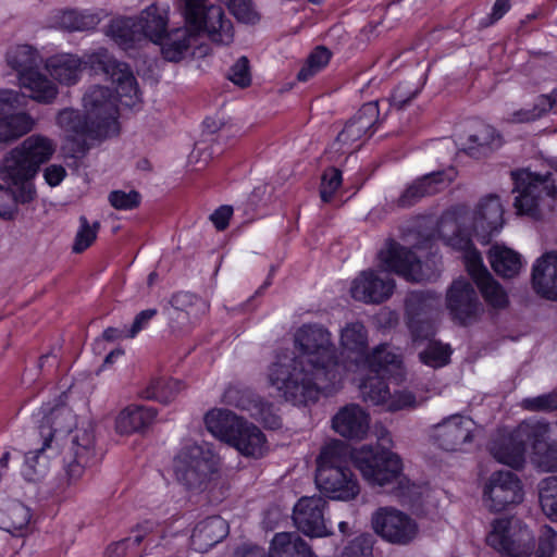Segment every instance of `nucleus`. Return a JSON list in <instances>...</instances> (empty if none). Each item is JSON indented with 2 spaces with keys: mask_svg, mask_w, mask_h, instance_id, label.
<instances>
[{
  "mask_svg": "<svg viewBox=\"0 0 557 557\" xmlns=\"http://www.w3.org/2000/svg\"><path fill=\"white\" fill-rule=\"evenodd\" d=\"M342 355L335 357L331 333L319 325H302L295 334V351L277 352L268 366L265 379L285 401L295 406L315 403L321 395L336 393L350 372L373 371L386 364H397L399 352L381 344L368 352V331L361 322L347 323L339 335Z\"/></svg>",
  "mask_w": 557,
  "mask_h": 557,
  "instance_id": "nucleus-1",
  "label": "nucleus"
},
{
  "mask_svg": "<svg viewBox=\"0 0 557 557\" xmlns=\"http://www.w3.org/2000/svg\"><path fill=\"white\" fill-rule=\"evenodd\" d=\"M83 65L106 74L115 85L117 98L108 88L95 86L84 95V113L74 109L59 113L58 124L67 139L77 145L75 152L78 153H84L96 140L119 134L117 101L126 108H134L140 102L137 82L128 65L113 59L104 48L86 53L84 60L75 54L59 53L46 62L49 74L64 85L78 82Z\"/></svg>",
  "mask_w": 557,
  "mask_h": 557,
  "instance_id": "nucleus-2",
  "label": "nucleus"
},
{
  "mask_svg": "<svg viewBox=\"0 0 557 557\" xmlns=\"http://www.w3.org/2000/svg\"><path fill=\"white\" fill-rule=\"evenodd\" d=\"M468 223L478 239L487 244L504 226V207L499 197L488 195L482 198L472 212L463 208L446 211L438 222V234L447 246L462 252L466 269L486 304L493 308H505L508 296L484 267L480 252L473 248Z\"/></svg>",
  "mask_w": 557,
  "mask_h": 557,
  "instance_id": "nucleus-3",
  "label": "nucleus"
},
{
  "mask_svg": "<svg viewBox=\"0 0 557 557\" xmlns=\"http://www.w3.org/2000/svg\"><path fill=\"white\" fill-rule=\"evenodd\" d=\"M382 270H367L359 273L350 284V296L364 304H382L394 293L395 282L387 272L403 276L407 281H429L433 276L424 269L416 255L397 243L389 240L379 252Z\"/></svg>",
  "mask_w": 557,
  "mask_h": 557,
  "instance_id": "nucleus-4",
  "label": "nucleus"
},
{
  "mask_svg": "<svg viewBox=\"0 0 557 557\" xmlns=\"http://www.w3.org/2000/svg\"><path fill=\"white\" fill-rule=\"evenodd\" d=\"M44 421L40 426L45 438L44 448L51 446L54 440L67 434V444L63 461L66 479L70 484L76 483L85 473V469L95 461V436L91 425H76V417L65 406L52 409L42 408Z\"/></svg>",
  "mask_w": 557,
  "mask_h": 557,
  "instance_id": "nucleus-5",
  "label": "nucleus"
},
{
  "mask_svg": "<svg viewBox=\"0 0 557 557\" xmlns=\"http://www.w3.org/2000/svg\"><path fill=\"white\" fill-rule=\"evenodd\" d=\"M55 143L47 136L35 134L27 137L14 148L0 166V177L14 186L23 184L20 195L22 201H30L35 197L32 178L39 166L50 160L55 151Z\"/></svg>",
  "mask_w": 557,
  "mask_h": 557,
  "instance_id": "nucleus-6",
  "label": "nucleus"
},
{
  "mask_svg": "<svg viewBox=\"0 0 557 557\" xmlns=\"http://www.w3.org/2000/svg\"><path fill=\"white\" fill-rule=\"evenodd\" d=\"M346 446L341 441L325 445L319 457L315 484L326 497L335 500H351L360 493L358 480L346 460Z\"/></svg>",
  "mask_w": 557,
  "mask_h": 557,
  "instance_id": "nucleus-7",
  "label": "nucleus"
},
{
  "mask_svg": "<svg viewBox=\"0 0 557 557\" xmlns=\"http://www.w3.org/2000/svg\"><path fill=\"white\" fill-rule=\"evenodd\" d=\"M219 468L220 458L212 446L191 440L182 443L172 465L177 482L190 491L206 488Z\"/></svg>",
  "mask_w": 557,
  "mask_h": 557,
  "instance_id": "nucleus-8",
  "label": "nucleus"
},
{
  "mask_svg": "<svg viewBox=\"0 0 557 557\" xmlns=\"http://www.w3.org/2000/svg\"><path fill=\"white\" fill-rule=\"evenodd\" d=\"M381 363L382 368L377 371L366 369L363 372H350L346 379L358 383L363 401L372 406H382L387 411L418 407L421 401H418L414 395L407 391L391 394L384 381L385 373L400 369L401 356L399 355V362L397 364H386V358H382Z\"/></svg>",
  "mask_w": 557,
  "mask_h": 557,
  "instance_id": "nucleus-9",
  "label": "nucleus"
},
{
  "mask_svg": "<svg viewBox=\"0 0 557 557\" xmlns=\"http://www.w3.org/2000/svg\"><path fill=\"white\" fill-rule=\"evenodd\" d=\"M379 442L376 446L363 445L352 449L350 458L367 482L383 486L400 475L403 463L398 455L383 447L391 443L387 431L382 432Z\"/></svg>",
  "mask_w": 557,
  "mask_h": 557,
  "instance_id": "nucleus-10",
  "label": "nucleus"
},
{
  "mask_svg": "<svg viewBox=\"0 0 557 557\" xmlns=\"http://www.w3.org/2000/svg\"><path fill=\"white\" fill-rule=\"evenodd\" d=\"M517 193L515 207L519 214L540 219L554 207L557 188L550 175H539L527 169L511 173Z\"/></svg>",
  "mask_w": 557,
  "mask_h": 557,
  "instance_id": "nucleus-11",
  "label": "nucleus"
},
{
  "mask_svg": "<svg viewBox=\"0 0 557 557\" xmlns=\"http://www.w3.org/2000/svg\"><path fill=\"white\" fill-rule=\"evenodd\" d=\"M549 425L539 420H528L512 431H499L490 444V453L499 463L520 469L525 461L527 445L533 448V438L548 434Z\"/></svg>",
  "mask_w": 557,
  "mask_h": 557,
  "instance_id": "nucleus-12",
  "label": "nucleus"
},
{
  "mask_svg": "<svg viewBox=\"0 0 557 557\" xmlns=\"http://www.w3.org/2000/svg\"><path fill=\"white\" fill-rule=\"evenodd\" d=\"M7 63L18 74L21 87L29 90V97L38 102H51L57 87L38 72L40 57L33 47L17 45L7 52Z\"/></svg>",
  "mask_w": 557,
  "mask_h": 557,
  "instance_id": "nucleus-13",
  "label": "nucleus"
},
{
  "mask_svg": "<svg viewBox=\"0 0 557 557\" xmlns=\"http://www.w3.org/2000/svg\"><path fill=\"white\" fill-rule=\"evenodd\" d=\"M485 542L500 555L531 557L534 550L535 537L532 530L521 520L513 517H504L491 522Z\"/></svg>",
  "mask_w": 557,
  "mask_h": 557,
  "instance_id": "nucleus-14",
  "label": "nucleus"
},
{
  "mask_svg": "<svg viewBox=\"0 0 557 557\" xmlns=\"http://www.w3.org/2000/svg\"><path fill=\"white\" fill-rule=\"evenodd\" d=\"M524 490L519 476L508 470L492 472L482 484V503L491 512H502L523 502Z\"/></svg>",
  "mask_w": 557,
  "mask_h": 557,
  "instance_id": "nucleus-15",
  "label": "nucleus"
},
{
  "mask_svg": "<svg viewBox=\"0 0 557 557\" xmlns=\"http://www.w3.org/2000/svg\"><path fill=\"white\" fill-rule=\"evenodd\" d=\"M371 525L375 534L384 541L396 545L411 543L419 533L416 520L394 507H380L376 509L372 513Z\"/></svg>",
  "mask_w": 557,
  "mask_h": 557,
  "instance_id": "nucleus-16",
  "label": "nucleus"
},
{
  "mask_svg": "<svg viewBox=\"0 0 557 557\" xmlns=\"http://www.w3.org/2000/svg\"><path fill=\"white\" fill-rule=\"evenodd\" d=\"M23 97L16 90L0 89V144L12 143L32 132L35 119L26 111H17Z\"/></svg>",
  "mask_w": 557,
  "mask_h": 557,
  "instance_id": "nucleus-17",
  "label": "nucleus"
},
{
  "mask_svg": "<svg viewBox=\"0 0 557 557\" xmlns=\"http://www.w3.org/2000/svg\"><path fill=\"white\" fill-rule=\"evenodd\" d=\"M380 110L377 101L364 103L358 112L346 123L332 145V149L339 153H350L359 148L363 140L374 133L379 121Z\"/></svg>",
  "mask_w": 557,
  "mask_h": 557,
  "instance_id": "nucleus-18",
  "label": "nucleus"
},
{
  "mask_svg": "<svg viewBox=\"0 0 557 557\" xmlns=\"http://www.w3.org/2000/svg\"><path fill=\"white\" fill-rule=\"evenodd\" d=\"M476 430L478 425L470 417L451 414L435 425L434 438L444 450L467 451Z\"/></svg>",
  "mask_w": 557,
  "mask_h": 557,
  "instance_id": "nucleus-19",
  "label": "nucleus"
},
{
  "mask_svg": "<svg viewBox=\"0 0 557 557\" xmlns=\"http://www.w3.org/2000/svg\"><path fill=\"white\" fill-rule=\"evenodd\" d=\"M326 500L321 496L301 497L293 510L296 528L310 537H324L332 534V525L324 518Z\"/></svg>",
  "mask_w": 557,
  "mask_h": 557,
  "instance_id": "nucleus-20",
  "label": "nucleus"
},
{
  "mask_svg": "<svg viewBox=\"0 0 557 557\" xmlns=\"http://www.w3.org/2000/svg\"><path fill=\"white\" fill-rule=\"evenodd\" d=\"M198 24L195 29L203 37V34L215 44L230 45L234 39L232 21L225 15L220 5H206V0L194 1ZM186 5V0H183Z\"/></svg>",
  "mask_w": 557,
  "mask_h": 557,
  "instance_id": "nucleus-21",
  "label": "nucleus"
},
{
  "mask_svg": "<svg viewBox=\"0 0 557 557\" xmlns=\"http://www.w3.org/2000/svg\"><path fill=\"white\" fill-rule=\"evenodd\" d=\"M233 557H317V555L297 533L281 532L272 539L268 555L257 545L245 544L235 550Z\"/></svg>",
  "mask_w": 557,
  "mask_h": 557,
  "instance_id": "nucleus-22",
  "label": "nucleus"
},
{
  "mask_svg": "<svg viewBox=\"0 0 557 557\" xmlns=\"http://www.w3.org/2000/svg\"><path fill=\"white\" fill-rule=\"evenodd\" d=\"M409 329L412 334L413 343L417 346L425 345L419 352L420 361L423 364L436 369L449 362L453 350L449 345L433 338L435 329L432 323L411 319Z\"/></svg>",
  "mask_w": 557,
  "mask_h": 557,
  "instance_id": "nucleus-23",
  "label": "nucleus"
},
{
  "mask_svg": "<svg viewBox=\"0 0 557 557\" xmlns=\"http://www.w3.org/2000/svg\"><path fill=\"white\" fill-rule=\"evenodd\" d=\"M446 306L451 317L461 324L472 322L481 310L473 286L463 277L455 280L448 288Z\"/></svg>",
  "mask_w": 557,
  "mask_h": 557,
  "instance_id": "nucleus-24",
  "label": "nucleus"
},
{
  "mask_svg": "<svg viewBox=\"0 0 557 557\" xmlns=\"http://www.w3.org/2000/svg\"><path fill=\"white\" fill-rule=\"evenodd\" d=\"M457 177L455 168L433 172L414 181L399 197L401 207H410L425 196H431L447 188Z\"/></svg>",
  "mask_w": 557,
  "mask_h": 557,
  "instance_id": "nucleus-25",
  "label": "nucleus"
},
{
  "mask_svg": "<svg viewBox=\"0 0 557 557\" xmlns=\"http://www.w3.org/2000/svg\"><path fill=\"white\" fill-rule=\"evenodd\" d=\"M332 428L345 438L361 441L369 432L370 416L359 405H346L332 418Z\"/></svg>",
  "mask_w": 557,
  "mask_h": 557,
  "instance_id": "nucleus-26",
  "label": "nucleus"
},
{
  "mask_svg": "<svg viewBox=\"0 0 557 557\" xmlns=\"http://www.w3.org/2000/svg\"><path fill=\"white\" fill-rule=\"evenodd\" d=\"M141 42L158 45L169 30L170 7L152 3L135 17Z\"/></svg>",
  "mask_w": 557,
  "mask_h": 557,
  "instance_id": "nucleus-27",
  "label": "nucleus"
},
{
  "mask_svg": "<svg viewBox=\"0 0 557 557\" xmlns=\"http://www.w3.org/2000/svg\"><path fill=\"white\" fill-rule=\"evenodd\" d=\"M532 286L546 299L557 300V251H548L535 260L532 267Z\"/></svg>",
  "mask_w": 557,
  "mask_h": 557,
  "instance_id": "nucleus-28",
  "label": "nucleus"
},
{
  "mask_svg": "<svg viewBox=\"0 0 557 557\" xmlns=\"http://www.w3.org/2000/svg\"><path fill=\"white\" fill-rule=\"evenodd\" d=\"M224 400L230 405L248 411L252 418L270 429H276L281 425L278 417L272 413L271 406L249 392L242 393L234 387H230L224 394Z\"/></svg>",
  "mask_w": 557,
  "mask_h": 557,
  "instance_id": "nucleus-29",
  "label": "nucleus"
},
{
  "mask_svg": "<svg viewBox=\"0 0 557 557\" xmlns=\"http://www.w3.org/2000/svg\"><path fill=\"white\" fill-rule=\"evenodd\" d=\"M227 445L246 457L262 458L269 450L263 432L247 421L242 420Z\"/></svg>",
  "mask_w": 557,
  "mask_h": 557,
  "instance_id": "nucleus-30",
  "label": "nucleus"
},
{
  "mask_svg": "<svg viewBox=\"0 0 557 557\" xmlns=\"http://www.w3.org/2000/svg\"><path fill=\"white\" fill-rule=\"evenodd\" d=\"M228 533L226 521L212 516L199 521L190 535V543L195 550L205 553L221 542Z\"/></svg>",
  "mask_w": 557,
  "mask_h": 557,
  "instance_id": "nucleus-31",
  "label": "nucleus"
},
{
  "mask_svg": "<svg viewBox=\"0 0 557 557\" xmlns=\"http://www.w3.org/2000/svg\"><path fill=\"white\" fill-rule=\"evenodd\" d=\"M157 411L151 407L129 405L115 419V430L120 434H132L148 428L156 419Z\"/></svg>",
  "mask_w": 557,
  "mask_h": 557,
  "instance_id": "nucleus-32",
  "label": "nucleus"
},
{
  "mask_svg": "<svg viewBox=\"0 0 557 557\" xmlns=\"http://www.w3.org/2000/svg\"><path fill=\"white\" fill-rule=\"evenodd\" d=\"M30 519V509L18 500H10L0 509V529L13 535H24Z\"/></svg>",
  "mask_w": 557,
  "mask_h": 557,
  "instance_id": "nucleus-33",
  "label": "nucleus"
},
{
  "mask_svg": "<svg viewBox=\"0 0 557 557\" xmlns=\"http://www.w3.org/2000/svg\"><path fill=\"white\" fill-rule=\"evenodd\" d=\"M99 22V14L89 10L66 9L53 15V25L69 32H87L96 28Z\"/></svg>",
  "mask_w": 557,
  "mask_h": 557,
  "instance_id": "nucleus-34",
  "label": "nucleus"
},
{
  "mask_svg": "<svg viewBox=\"0 0 557 557\" xmlns=\"http://www.w3.org/2000/svg\"><path fill=\"white\" fill-rule=\"evenodd\" d=\"M488 259L493 270L503 277L516 276L523 267L521 255L505 245H494L488 251Z\"/></svg>",
  "mask_w": 557,
  "mask_h": 557,
  "instance_id": "nucleus-35",
  "label": "nucleus"
},
{
  "mask_svg": "<svg viewBox=\"0 0 557 557\" xmlns=\"http://www.w3.org/2000/svg\"><path fill=\"white\" fill-rule=\"evenodd\" d=\"M242 418L225 409H212L205 416L207 430L216 438L228 444Z\"/></svg>",
  "mask_w": 557,
  "mask_h": 557,
  "instance_id": "nucleus-36",
  "label": "nucleus"
},
{
  "mask_svg": "<svg viewBox=\"0 0 557 557\" xmlns=\"http://www.w3.org/2000/svg\"><path fill=\"white\" fill-rule=\"evenodd\" d=\"M106 34L124 50L141 45L135 17L113 18L108 25Z\"/></svg>",
  "mask_w": 557,
  "mask_h": 557,
  "instance_id": "nucleus-37",
  "label": "nucleus"
},
{
  "mask_svg": "<svg viewBox=\"0 0 557 557\" xmlns=\"http://www.w3.org/2000/svg\"><path fill=\"white\" fill-rule=\"evenodd\" d=\"M557 107V89H553L547 95H541L536 98L531 109H520L510 114L509 122L529 123L541 119L543 115L552 112Z\"/></svg>",
  "mask_w": 557,
  "mask_h": 557,
  "instance_id": "nucleus-38",
  "label": "nucleus"
},
{
  "mask_svg": "<svg viewBox=\"0 0 557 557\" xmlns=\"http://www.w3.org/2000/svg\"><path fill=\"white\" fill-rule=\"evenodd\" d=\"M546 435L533 438L531 460L544 472L557 471V443L547 444Z\"/></svg>",
  "mask_w": 557,
  "mask_h": 557,
  "instance_id": "nucleus-39",
  "label": "nucleus"
},
{
  "mask_svg": "<svg viewBox=\"0 0 557 557\" xmlns=\"http://www.w3.org/2000/svg\"><path fill=\"white\" fill-rule=\"evenodd\" d=\"M182 388L183 385L177 380L158 377L150 381L143 392V396L147 399L169 404L178 395Z\"/></svg>",
  "mask_w": 557,
  "mask_h": 557,
  "instance_id": "nucleus-40",
  "label": "nucleus"
},
{
  "mask_svg": "<svg viewBox=\"0 0 557 557\" xmlns=\"http://www.w3.org/2000/svg\"><path fill=\"white\" fill-rule=\"evenodd\" d=\"M468 150L471 154H485L502 146V137L493 126L483 125L469 137Z\"/></svg>",
  "mask_w": 557,
  "mask_h": 557,
  "instance_id": "nucleus-41",
  "label": "nucleus"
},
{
  "mask_svg": "<svg viewBox=\"0 0 557 557\" xmlns=\"http://www.w3.org/2000/svg\"><path fill=\"white\" fill-rule=\"evenodd\" d=\"M539 499L544 515L557 523V476H549L540 482Z\"/></svg>",
  "mask_w": 557,
  "mask_h": 557,
  "instance_id": "nucleus-42",
  "label": "nucleus"
},
{
  "mask_svg": "<svg viewBox=\"0 0 557 557\" xmlns=\"http://www.w3.org/2000/svg\"><path fill=\"white\" fill-rule=\"evenodd\" d=\"M331 59V52L324 47H317L308 57L305 65L298 72V79L307 82L324 69Z\"/></svg>",
  "mask_w": 557,
  "mask_h": 557,
  "instance_id": "nucleus-43",
  "label": "nucleus"
},
{
  "mask_svg": "<svg viewBox=\"0 0 557 557\" xmlns=\"http://www.w3.org/2000/svg\"><path fill=\"white\" fill-rule=\"evenodd\" d=\"M48 473V459L41 451H30L25 456L22 474L29 482H37Z\"/></svg>",
  "mask_w": 557,
  "mask_h": 557,
  "instance_id": "nucleus-44",
  "label": "nucleus"
},
{
  "mask_svg": "<svg viewBox=\"0 0 557 557\" xmlns=\"http://www.w3.org/2000/svg\"><path fill=\"white\" fill-rule=\"evenodd\" d=\"M99 228V222L89 223L85 216H81L79 226L72 247L73 251L81 253L89 248L96 240Z\"/></svg>",
  "mask_w": 557,
  "mask_h": 557,
  "instance_id": "nucleus-45",
  "label": "nucleus"
},
{
  "mask_svg": "<svg viewBox=\"0 0 557 557\" xmlns=\"http://www.w3.org/2000/svg\"><path fill=\"white\" fill-rule=\"evenodd\" d=\"M373 545L371 534H359L344 546L341 557H373Z\"/></svg>",
  "mask_w": 557,
  "mask_h": 557,
  "instance_id": "nucleus-46",
  "label": "nucleus"
},
{
  "mask_svg": "<svg viewBox=\"0 0 557 557\" xmlns=\"http://www.w3.org/2000/svg\"><path fill=\"white\" fill-rule=\"evenodd\" d=\"M225 2L238 22L255 24L259 21V14L251 0H225Z\"/></svg>",
  "mask_w": 557,
  "mask_h": 557,
  "instance_id": "nucleus-47",
  "label": "nucleus"
},
{
  "mask_svg": "<svg viewBox=\"0 0 557 557\" xmlns=\"http://www.w3.org/2000/svg\"><path fill=\"white\" fill-rule=\"evenodd\" d=\"M342 185V172L335 168H329L322 175L320 196L322 201L329 202L332 200L336 190Z\"/></svg>",
  "mask_w": 557,
  "mask_h": 557,
  "instance_id": "nucleus-48",
  "label": "nucleus"
},
{
  "mask_svg": "<svg viewBox=\"0 0 557 557\" xmlns=\"http://www.w3.org/2000/svg\"><path fill=\"white\" fill-rule=\"evenodd\" d=\"M557 547V532L549 525L541 529L537 548L533 550L535 557H553Z\"/></svg>",
  "mask_w": 557,
  "mask_h": 557,
  "instance_id": "nucleus-49",
  "label": "nucleus"
},
{
  "mask_svg": "<svg viewBox=\"0 0 557 557\" xmlns=\"http://www.w3.org/2000/svg\"><path fill=\"white\" fill-rule=\"evenodd\" d=\"M521 406L530 411L557 410V392L524 398Z\"/></svg>",
  "mask_w": 557,
  "mask_h": 557,
  "instance_id": "nucleus-50",
  "label": "nucleus"
},
{
  "mask_svg": "<svg viewBox=\"0 0 557 557\" xmlns=\"http://www.w3.org/2000/svg\"><path fill=\"white\" fill-rule=\"evenodd\" d=\"M109 201L117 210H131L139 205L140 196L134 190H114L109 195Z\"/></svg>",
  "mask_w": 557,
  "mask_h": 557,
  "instance_id": "nucleus-51",
  "label": "nucleus"
},
{
  "mask_svg": "<svg viewBox=\"0 0 557 557\" xmlns=\"http://www.w3.org/2000/svg\"><path fill=\"white\" fill-rule=\"evenodd\" d=\"M441 305V298L429 292H416L412 293L408 300V309L413 311L416 309H431L435 306Z\"/></svg>",
  "mask_w": 557,
  "mask_h": 557,
  "instance_id": "nucleus-52",
  "label": "nucleus"
},
{
  "mask_svg": "<svg viewBox=\"0 0 557 557\" xmlns=\"http://www.w3.org/2000/svg\"><path fill=\"white\" fill-rule=\"evenodd\" d=\"M20 191L14 195L9 189L0 185V216L3 219H11L15 212V202H23L18 197L23 191V184Z\"/></svg>",
  "mask_w": 557,
  "mask_h": 557,
  "instance_id": "nucleus-53",
  "label": "nucleus"
},
{
  "mask_svg": "<svg viewBox=\"0 0 557 557\" xmlns=\"http://www.w3.org/2000/svg\"><path fill=\"white\" fill-rule=\"evenodd\" d=\"M228 78L235 85L246 87L250 84L251 77L249 73L248 60L240 58L230 70Z\"/></svg>",
  "mask_w": 557,
  "mask_h": 557,
  "instance_id": "nucleus-54",
  "label": "nucleus"
},
{
  "mask_svg": "<svg viewBox=\"0 0 557 557\" xmlns=\"http://www.w3.org/2000/svg\"><path fill=\"white\" fill-rule=\"evenodd\" d=\"M156 309H147L139 312L127 331V337L134 338L140 331L145 330L148 326L149 321L156 315Z\"/></svg>",
  "mask_w": 557,
  "mask_h": 557,
  "instance_id": "nucleus-55",
  "label": "nucleus"
},
{
  "mask_svg": "<svg viewBox=\"0 0 557 557\" xmlns=\"http://www.w3.org/2000/svg\"><path fill=\"white\" fill-rule=\"evenodd\" d=\"M198 300L199 298L189 292H180L175 294L172 298V305L180 311L177 318L184 319L186 315V307L194 305Z\"/></svg>",
  "mask_w": 557,
  "mask_h": 557,
  "instance_id": "nucleus-56",
  "label": "nucleus"
},
{
  "mask_svg": "<svg viewBox=\"0 0 557 557\" xmlns=\"http://www.w3.org/2000/svg\"><path fill=\"white\" fill-rule=\"evenodd\" d=\"M66 176V170L59 164H51L45 169L44 177L47 184L55 187L62 183Z\"/></svg>",
  "mask_w": 557,
  "mask_h": 557,
  "instance_id": "nucleus-57",
  "label": "nucleus"
},
{
  "mask_svg": "<svg viewBox=\"0 0 557 557\" xmlns=\"http://www.w3.org/2000/svg\"><path fill=\"white\" fill-rule=\"evenodd\" d=\"M233 214V208L230 206H221L210 216L214 226L222 231L228 225L230 219Z\"/></svg>",
  "mask_w": 557,
  "mask_h": 557,
  "instance_id": "nucleus-58",
  "label": "nucleus"
},
{
  "mask_svg": "<svg viewBox=\"0 0 557 557\" xmlns=\"http://www.w3.org/2000/svg\"><path fill=\"white\" fill-rule=\"evenodd\" d=\"M510 9V0H495L491 12V23L500 20Z\"/></svg>",
  "mask_w": 557,
  "mask_h": 557,
  "instance_id": "nucleus-59",
  "label": "nucleus"
},
{
  "mask_svg": "<svg viewBox=\"0 0 557 557\" xmlns=\"http://www.w3.org/2000/svg\"><path fill=\"white\" fill-rule=\"evenodd\" d=\"M127 331L126 330H117L113 327H108L103 331V337L108 341H115L119 338L127 337Z\"/></svg>",
  "mask_w": 557,
  "mask_h": 557,
  "instance_id": "nucleus-60",
  "label": "nucleus"
},
{
  "mask_svg": "<svg viewBox=\"0 0 557 557\" xmlns=\"http://www.w3.org/2000/svg\"><path fill=\"white\" fill-rule=\"evenodd\" d=\"M10 458H11L10 451H5L1 456V458H0V476L2 475V472L7 469Z\"/></svg>",
  "mask_w": 557,
  "mask_h": 557,
  "instance_id": "nucleus-61",
  "label": "nucleus"
},
{
  "mask_svg": "<svg viewBox=\"0 0 557 557\" xmlns=\"http://www.w3.org/2000/svg\"><path fill=\"white\" fill-rule=\"evenodd\" d=\"M123 355V351L122 350H114V351H111L104 359V364H110L113 362V360L120 356Z\"/></svg>",
  "mask_w": 557,
  "mask_h": 557,
  "instance_id": "nucleus-62",
  "label": "nucleus"
},
{
  "mask_svg": "<svg viewBox=\"0 0 557 557\" xmlns=\"http://www.w3.org/2000/svg\"><path fill=\"white\" fill-rule=\"evenodd\" d=\"M392 101H393V104H394V106H397L398 108H401V107L407 102V100H400V99H398L396 95H394V96L392 97Z\"/></svg>",
  "mask_w": 557,
  "mask_h": 557,
  "instance_id": "nucleus-63",
  "label": "nucleus"
},
{
  "mask_svg": "<svg viewBox=\"0 0 557 557\" xmlns=\"http://www.w3.org/2000/svg\"><path fill=\"white\" fill-rule=\"evenodd\" d=\"M338 529L342 533H346L348 531V523L345 521H342L338 523Z\"/></svg>",
  "mask_w": 557,
  "mask_h": 557,
  "instance_id": "nucleus-64",
  "label": "nucleus"
}]
</instances>
